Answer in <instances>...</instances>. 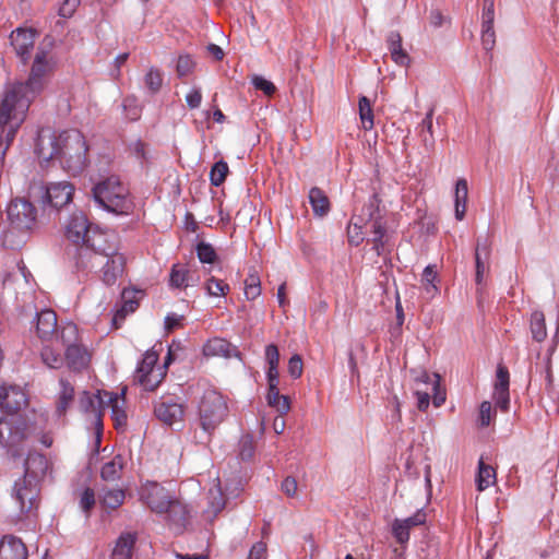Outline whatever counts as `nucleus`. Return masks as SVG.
I'll list each match as a JSON object with an SVG mask.
<instances>
[{"label": "nucleus", "instance_id": "nucleus-1", "mask_svg": "<svg viewBox=\"0 0 559 559\" xmlns=\"http://www.w3.org/2000/svg\"><path fill=\"white\" fill-rule=\"evenodd\" d=\"M56 69L57 58L51 49V44H41L36 49L27 80L7 85L0 102V128H3L5 132L4 146L3 140H0L2 157L17 129L26 119L31 104L46 88Z\"/></svg>", "mask_w": 559, "mask_h": 559}, {"label": "nucleus", "instance_id": "nucleus-2", "mask_svg": "<svg viewBox=\"0 0 559 559\" xmlns=\"http://www.w3.org/2000/svg\"><path fill=\"white\" fill-rule=\"evenodd\" d=\"M35 152L41 165L58 162L71 176H78L88 164L85 136L79 130L55 132L50 129L39 131Z\"/></svg>", "mask_w": 559, "mask_h": 559}, {"label": "nucleus", "instance_id": "nucleus-3", "mask_svg": "<svg viewBox=\"0 0 559 559\" xmlns=\"http://www.w3.org/2000/svg\"><path fill=\"white\" fill-rule=\"evenodd\" d=\"M64 237L79 246L78 265L86 266L85 259L95 250H104L107 237L98 228H93L87 216L82 211L72 212L62 225Z\"/></svg>", "mask_w": 559, "mask_h": 559}, {"label": "nucleus", "instance_id": "nucleus-4", "mask_svg": "<svg viewBox=\"0 0 559 559\" xmlns=\"http://www.w3.org/2000/svg\"><path fill=\"white\" fill-rule=\"evenodd\" d=\"M46 418L43 415H33L32 418H24L20 415H11L0 419V444L8 449L20 445L31 436H39V442L44 447H51L53 440L43 429Z\"/></svg>", "mask_w": 559, "mask_h": 559}, {"label": "nucleus", "instance_id": "nucleus-5", "mask_svg": "<svg viewBox=\"0 0 559 559\" xmlns=\"http://www.w3.org/2000/svg\"><path fill=\"white\" fill-rule=\"evenodd\" d=\"M92 194L102 209L116 215H128L133 211L129 190L117 176L99 180L94 185Z\"/></svg>", "mask_w": 559, "mask_h": 559}, {"label": "nucleus", "instance_id": "nucleus-6", "mask_svg": "<svg viewBox=\"0 0 559 559\" xmlns=\"http://www.w3.org/2000/svg\"><path fill=\"white\" fill-rule=\"evenodd\" d=\"M225 396L215 389L205 390L197 402V423L207 439L228 416Z\"/></svg>", "mask_w": 559, "mask_h": 559}, {"label": "nucleus", "instance_id": "nucleus-7", "mask_svg": "<svg viewBox=\"0 0 559 559\" xmlns=\"http://www.w3.org/2000/svg\"><path fill=\"white\" fill-rule=\"evenodd\" d=\"M7 219L10 227L2 233L3 243L13 248L17 245L13 239L15 234H26L36 225V209L27 200H12L7 207Z\"/></svg>", "mask_w": 559, "mask_h": 559}, {"label": "nucleus", "instance_id": "nucleus-8", "mask_svg": "<svg viewBox=\"0 0 559 559\" xmlns=\"http://www.w3.org/2000/svg\"><path fill=\"white\" fill-rule=\"evenodd\" d=\"M414 376V395L417 399V408L426 411L430 404L432 395V404L440 407L447 399L444 390L440 385V377L438 373H428L426 370L413 371Z\"/></svg>", "mask_w": 559, "mask_h": 559}, {"label": "nucleus", "instance_id": "nucleus-9", "mask_svg": "<svg viewBox=\"0 0 559 559\" xmlns=\"http://www.w3.org/2000/svg\"><path fill=\"white\" fill-rule=\"evenodd\" d=\"M104 261L102 280L107 286H111L122 275L126 260L121 253L117 252L116 247L106 246L105 242L104 250H95L85 259V262H88L85 267H94Z\"/></svg>", "mask_w": 559, "mask_h": 559}, {"label": "nucleus", "instance_id": "nucleus-10", "mask_svg": "<svg viewBox=\"0 0 559 559\" xmlns=\"http://www.w3.org/2000/svg\"><path fill=\"white\" fill-rule=\"evenodd\" d=\"M158 355L154 350H148L144 354L141 364L139 365L135 373V380L148 391H153L158 386L165 377V368L170 360L168 355L164 367H156Z\"/></svg>", "mask_w": 559, "mask_h": 559}, {"label": "nucleus", "instance_id": "nucleus-11", "mask_svg": "<svg viewBox=\"0 0 559 559\" xmlns=\"http://www.w3.org/2000/svg\"><path fill=\"white\" fill-rule=\"evenodd\" d=\"M140 498L157 514H164L177 499L173 492L154 481L143 484Z\"/></svg>", "mask_w": 559, "mask_h": 559}, {"label": "nucleus", "instance_id": "nucleus-12", "mask_svg": "<svg viewBox=\"0 0 559 559\" xmlns=\"http://www.w3.org/2000/svg\"><path fill=\"white\" fill-rule=\"evenodd\" d=\"M105 392L97 391L96 393L83 392L80 399V407L85 413L91 414V423L96 429V444L100 442L102 432V415L105 409Z\"/></svg>", "mask_w": 559, "mask_h": 559}, {"label": "nucleus", "instance_id": "nucleus-13", "mask_svg": "<svg viewBox=\"0 0 559 559\" xmlns=\"http://www.w3.org/2000/svg\"><path fill=\"white\" fill-rule=\"evenodd\" d=\"M74 191V186L69 181L50 182L46 187L44 202L61 209L72 201Z\"/></svg>", "mask_w": 559, "mask_h": 559}, {"label": "nucleus", "instance_id": "nucleus-14", "mask_svg": "<svg viewBox=\"0 0 559 559\" xmlns=\"http://www.w3.org/2000/svg\"><path fill=\"white\" fill-rule=\"evenodd\" d=\"M38 484L25 478L14 484V498L20 506L21 512H28L35 506L38 497Z\"/></svg>", "mask_w": 559, "mask_h": 559}, {"label": "nucleus", "instance_id": "nucleus-15", "mask_svg": "<svg viewBox=\"0 0 559 559\" xmlns=\"http://www.w3.org/2000/svg\"><path fill=\"white\" fill-rule=\"evenodd\" d=\"M192 510L178 498L171 507L164 513L170 528L176 533H181L188 526L191 520Z\"/></svg>", "mask_w": 559, "mask_h": 559}, {"label": "nucleus", "instance_id": "nucleus-16", "mask_svg": "<svg viewBox=\"0 0 559 559\" xmlns=\"http://www.w3.org/2000/svg\"><path fill=\"white\" fill-rule=\"evenodd\" d=\"M36 32L32 28H17L10 36L11 45L23 61L29 58L31 50L34 48Z\"/></svg>", "mask_w": 559, "mask_h": 559}, {"label": "nucleus", "instance_id": "nucleus-17", "mask_svg": "<svg viewBox=\"0 0 559 559\" xmlns=\"http://www.w3.org/2000/svg\"><path fill=\"white\" fill-rule=\"evenodd\" d=\"M50 468L51 464L45 455L37 452L29 453L25 461V473L23 478L38 484L47 475Z\"/></svg>", "mask_w": 559, "mask_h": 559}, {"label": "nucleus", "instance_id": "nucleus-18", "mask_svg": "<svg viewBox=\"0 0 559 559\" xmlns=\"http://www.w3.org/2000/svg\"><path fill=\"white\" fill-rule=\"evenodd\" d=\"M124 393L126 389L120 393L105 392V408L111 409V417L117 428H122L127 424Z\"/></svg>", "mask_w": 559, "mask_h": 559}, {"label": "nucleus", "instance_id": "nucleus-19", "mask_svg": "<svg viewBox=\"0 0 559 559\" xmlns=\"http://www.w3.org/2000/svg\"><path fill=\"white\" fill-rule=\"evenodd\" d=\"M425 522L426 513L420 510L407 519H396L392 524L393 536L400 544H404L409 539V531Z\"/></svg>", "mask_w": 559, "mask_h": 559}, {"label": "nucleus", "instance_id": "nucleus-20", "mask_svg": "<svg viewBox=\"0 0 559 559\" xmlns=\"http://www.w3.org/2000/svg\"><path fill=\"white\" fill-rule=\"evenodd\" d=\"M26 395L19 386L0 389V408L11 413L5 418L14 415L13 413L26 405Z\"/></svg>", "mask_w": 559, "mask_h": 559}, {"label": "nucleus", "instance_id": "nucleus-21", "mask_svg": "<svg viewBox=\"0 0 559 559\" xmlns=\"http://www.w3.org/2000/svg\"><path fill=\"white\" fill-rule=\"evenodd\" d=\"M155 414L160 421L168 426H173L182 421L185 409L180 403L160 401L155 406Z\"/></svg>", "mask_w": 559, "mask_h": 559}, {"label": "nucleus", "instance_id": "nucleus-22", "mask_svg": "<svg viewBox=\"0 0 559 559\" xmlns=\"http://www.w3.org/2000/svg\"><path fill=\"white\" fill-rule=\"evenodd\" d=\"M27 549L24 543L12 535L0 540V559H26Z\"/></svg>", "mask_w": 559, "mask_h": 559}, {"label": "nucleus", "instance_id": "nucleus-23", "mask_svg": "<svg viewBox=\"0 0 559 559\" xmlns=\"http://www.w3.org/2000/svg\"><path fill=\"white\" fill-rule=\"evenodd\" d=\"M493 399L496 405L502 411L509 407V372L506 367L499 366L497 369V381L495 384Z\"/></svg>", "mask_w": 559, "mask_h": 559}, {"label": "nucleus", "instance_id": "nucleus-24", "mask_svg": "<svg viewBox=\"0 0 559 559\" xmlns=\"http://www.w3.org/2000/svg\"><path fill=\"white\" fill-rule=\"evenodd\" d=\"M37 334L43 340L52 341L57 332V316L52 310H43L37 314Z\"/></svg>", "mask_w": 559, "mask_h": 559}, {"label": "nucleus", "instance_id": "nucleus-25", "mask_svg": "<svg viewBox=\"0 0 559 559\" xmlns=\"http://www.w3.org/2000/svg\"><path fill=\"white\" fill-rule=\"evenodd\" d=\"M377 207V198L373 197L367 206L368 216L370 219H373L372 223V233H373V248L378 254H381L384 248V236H385V227L380 218H373V213Z\"/></svg>", "mask_w": 559, "mask_h": 559}, {"label": "nucleus", "instance_id": "nucleus-26", "mask_svg": "<svg viewBox=\"0 0 559 559\" xmlns=\"http://www.w3.org/2000/svg\"><path fill=\"white\" fill-rule=\"evenodd\" d=\"M136 540V535L131 532L122 533L112 549V559H131Z\"/></svg>", "mask_w": 559, "mask_h": 559}, {"label": "nucleus", "instance_id": "nucleus-27", "mask_svg": "<svg viewBox=\"0 0 559 559\" xmlns=\"http://www.w3.org/2000/svg\"><path fill=\"white\" fill-rule=\"evenodd\" d=\"M489 255L490 250L489 247L486 245H477L475 250V266H476V274H475V282L478 286H481L485 284L486 274L489 271Z\"/></svg>", "mask_w": 559, "mask_h": 559}, {"label": "nucleus", "instance_id": "nucleus-28", "mask_svg": "<svg viewBox=\"0 0 559 559\" xmlns=\"http://www.w3.org/2000/svg\"><path fill=\"white\" fill-rule=\"evenodd\" d=\"M78 341V328L75 324L69 322L57 329V332L51 342L60 344L61 347L67 350L69 347L79 346Z\"/></svg>", "mask_w": 559, "mask_h": 559}, {"label": "nucleus", "instance_id": "nucleus-29", "mask_svg": "<svg viewBox=\"0 0 559 559\" xmlns=\"http://www.w3.org/2000/svg\"><path fill=\"white\" fill-rule=\"evenodd\" d=\"M439 276L436 265H427L421 274V289L427 299H432L439 293Z\"/></svg>", "mask_w": 559, "mask_h": 559}, {"label": "nucleus", "instance_id": "nucleus-30", "mask_svg": "<svg viewBox=\"0 0 559 559\" xmlns=\"http://www.w3.org/2000/svg\"><path fill=\"white\" fill-rule=\"evenodd\" d=\"M388 48L392 60L401 67L409 66L411 58L402 48V37L399 33H391L388 37Z\"/></svg>", "mask_w": 559, "mask_h": 559}, {"label": "nucleus", "instance_id": "nucleus-31", "mask_svg": "<svg viewBox=\"0 0 559 559\" xmlns=\"http://www.w3.org/2000/svg\"><path fill=\"white\" fill-rule=\"evenodd\" d=\"M124 498V491L118 488H104L98 496L100 507L107 511L119 508L123 503Z\"/></svg>", "mask_w": 559, "mask_h": 559}, {"label": "nucleus", "instance_id": "nucleus-32", "mask_svg": "<svg viewBox=\"0 0 559 559\" xmlns=\"http://www.w3.org/2000/svg\"><path fill=\"white\" fill-rule=\"evenodd\" d=\"M235 348L224 338L215 337L203 346V354L207 357H231Z\"/></svg>", "mask_w": 559, "mask_h": 559}, {"label": "nucleus", "instance_id": "nucleus-33", "mask_svg": "<svg viewBox=\"0 0 559 559\" xmlns=\"http://www.w3.org/2000/svg\"><path fill=\"white\" fill-rule=\"evenodd\" d=\"M467 195H468L467 181H466V179L461 178L456 181L455 190H454L455 218L457 221H462L465 216Z\"/></svg>", "mask_w": 559, "mask_h": 559}, {"label": "nucleus", "instance_id": "nucleus-34", "mask_svg": "<svg viewBox=\"0 0 559 559\" xmlns=\"http://www.w3.org/2000/svg\"><path fill=\"white\" fill-rule=\"evenodd\" d=\"M209 507L204 511L205 519L212 521L225 507V500L219 485H215L209 491Z\"/></svg>", "mask_w": 559, "mask_h": 559}, {"label": "nucleus", "instance_id": "nucleus-35", "mask_svg": "<svg viewBox=\"0 0 559 559\" xmlns=\"http://www.w3.org/2000/svg\"><path fill=\"white\" fill-rule=\"evenodd\" d=\"M66 358L71 368L81 370L88 366L91 355L85 348L79 345L76 347H69L66 352Z\"/></svg>", "mask_w": 559, "mask_h": 559}, {"label": "nucleus", "instance_id": "nucleus-36", "mask_svg": "<svg viewBox=\"0 0 559 559\" xmlns=\"http://www.w3.org/2000/svg\"><path fill=\"white\" fill-rule=\"evenodd\" d=\"M140 292H133V290H123L122 293V306L120 309L117 310L115 317H114V323H117V321H122L126 316L129 313H132L135 311L139 305V298L138 295Z\"/></svg>", "mask_w": 559, "mask_h": 559}, {"label": "nucleus", "instance_id": "nucleus-37", "mask_svg": "<svg viewBox=\"0 0 559 559\" xmlns=\"http://www.w3.org/2000/svg\"><path fill=\"white\" fill-rule=\"evenodd\" d=\"M123 466L124 459L117 454L103 465L100 476L106 481H115L120 478Z\"/></svg>", "mask_w": 559, "mask_h": 559}, {"label": "nucleus", "instance_id": "nucleus-38", "mask_svg": "<svg viewBox=\"0 0 559 559\" xmlns=\"http://www.w3.org/2000/svg\"><path fill=\"white\" fill-rule=\"evenodd\" d=\"M266 401L271 407L280 413V415H285L290 409V401L288 396L280 394L278 386L269 388Z\"/></svg>", "mask_w": 559, "mask_h": 559}, {"label": "nucleus", "instance_id": "nucleus-39", "mask_svg": "<svg viewBox=\"0 0 559 559\" xmlns=\"http://www.w3.org/2000/svg\"><path fill=\"white\" fill-rule=\"evenodd\" d=\"M309 202L313 213L318 216H324L330 211V202L324 192L319 188H312L309 192Z\"/></svg>", "mask_w": 559, "mask_h": 559}, {"label": "nucleus", "instance_id": "nucleus-40", "mask_svg": "<svg viewBox=\"0 0 559 559\" xmlns=\"http://www.w3.org/2000/svg\"><path fill=\"white\" fill-rule=\"evenodd\" d=\"M496 481V471L484 463L483 457L478 462V473L476 476V485L479 491H484L489 488Z\"/></svg>", "mask_w": 559, "mask_h": 559}, {"label": "nucleus", "instance_id": "nucleus-41", "mask_svg": "<svg viewBox=\"0 0 559 559\" xmlns=\"http://www.w3.org/2000/svg\"><path fill=\"white\" fill-rule=\"evenodd\" d=\"M530 329L533 340L536 342H543L547 337V328L545 322V316L542 311L535 310L531 314Z\"/></svg>", "mask_w": 559, "mask_h": 559}, {"label": "nucleus", "instance_id": "nucleus-42", "mask_svg": "<svg viewBox=\"0 0 559 559\" xmlns=\"http://www.w3.org/2000/svg\"><path fill=\"white\" fill-rule=\"evenodd\" d=\"M358 110H359V119L361 122V128L366 131H369L374 126V116L372 110V105L366 96H361L358 102Z\"/></svg>", "mask_w": 559, "mask_h": 559}, {"label": "nucleus", "instance_id": "nucleus-43", "mask_svg": "<svg viewBox=\"0 0 559 559\" xmlns=\"http://www.w3.org/2000/svg\"><path fill=\"white\" fill-rule=\"evenodd\" d=\"M170 285L176 288H183L187 287L189 284V271L179 265L176 264L171 269L170 273Z\"/></svg>", "mask_w": 559, "mask_h": 559}, {"label": "nucleus", "instance_id": "nucleus-44", "mask_svg": "<svg viewBox=\"0 0 559 559\" xmlns=\"http://www.w3.org/2000/svg\"><path fill=\"white\" fill-rule=\"evenodd\" d=\"M205 290L209 296L223 297L229 292V286L222 280L212 276L205 282Z\"/></svg>", "mask_w": 559, "mask_h": 559}, {"label": "nucleus", "instance_id": "nucleus-45", "mask_svg": "<svg viewBox=\"0 0 559 559\" xmlns=\"http://www.w3.org/2000/svg\"><path fill=\"white\" fill-rule=\"evenodd\" d=\"M362 224V218H358L357 221H352L349 223L347 228L349 243L359 246L364 241Z\"/></svg>", "mask_w": 559, "mask_h": 559}, {"label": "nucleus", "instance_id": "nucleus-46", "mask_svg": "<svg viewBox=\"0 0 559 559\" xmlns=\"http://www.w3.org/2000/svg\"><path fill=\"white\" fill-rule=\"evenodd\" d=\"M227 174L228 165L225 162L219 160L215 163L210 173V180L212 185L216 187L222 185L225 181Z\"/></svg>", "mask_w": 559, "mask_h": 559}, {"label": "nucleus", "instance_id": "nucleus-47", "mask_svg": "<svg viewBox=\"0 0 559 559\" xmlns=\"http://www.w3.org/2000/svg\"><path fill=\"white\" fill-rule=\"evenodd\" d=\"M60 384H61V391H60L57 408H58L59 413H63L73 399L74 390L69 383H67L64 381H61Z\"/></svg>", "mask_w": 559, "mask_h": 559}, {"label": "nucleus", "instance_id": "nucleus-48", "mask_svg": "<svg viewBox=\"0 0 559 559\" xmlns=\"http://www.w3.org/2000/svg\"><path fill=\"white\" fill-rule=\"evenodd\" d=\"M197 254L202 263H214L216 261V252L214 248L207 242H200L197 245Z\"/></svg>", "mask_w": 559, "mask_h": 559}, {"label": "nucleus", "instance_id": "nucleus-49", "mask_svg": "<svg viewBox=\"0 0 559 559\" xmlns=\"http://www.w3.org/2000/svg\"><path fill=\"white\" fill-rule=\"evenodd\" d=\"M43 361L50 368H58L62 364L60 353H56L49 346H45L41 350Z\"/></svg>", "mask_w": 559, "mask_h": 559}, {"label": "nucleus", "instance_id": "nucleus-50", "mask_svg": "<svg viewBox=\"0 0 559 559\" xmlns=\"http://www.w3.org/2000/svg\"><path fill=\"white\" fill-rule=\"evenodd\" d=\"M163 83L162 74L157 70H150L145 75V85L152 92L156 93Z\"/></svg>", "mask_w": 559, "mask_h": 559}, {"label": "nucleus", "instance_id": "nucleus-51", "mask_svg": "<svg viewBox=\"0 0 559 559\" xmlns=\"http://www.w3.org/2000/svg\"><path fill=\"white\" fill-rule=\"evenodd\" d=\"M251 83L257 90L262 91L265 95H272L275 92V85L260 75H253Z\"/></svg>", "mask_w": 559, "mask_h": 559}, {"label": "nucleus", "instance_id": "nucleus-52", "mask_svg": "<svg viewBox=\"0 0 559 559\" xmlns=\"http://www.w3.org/2000/svg\"><path fill=\"white\" fill-rule=\"evenodd\" d=\"M304 370L302 359L299 355H294L288 361V373L294 379L301 377Z\"/></svg>", "mask_w": 559, "mask_h": 559}, {"label": "nucleus", "instance_id": "nucleus-53", "mask_svg": "<svg viewBox=\"0 0 559 559\" xmlns=\"http://www.w3.org/2000/svg\"><path fill=\"white\" fill-rule=\"evenodd\" d=\"M95 493L92 489H85L80 498V507L84 512H88L95 506Z\"/></svg>", "mask_w": 559, "mask_h": 559}, {"label": "nucleus", "instance_id": "nucleus-54", "mask_svg": "<svg viewBox=\"0 0 559 559\" xmlns=\"http://www.w3.org/2000/svg\"><path fill=\"white\" fill-rule=\"evenodd\" d=\"M194 62L189 56H181L177 62V72L180 76L188 75L193 70Z\"/></svg>", "mask_w": 559, "mask_h": 559}, {"label": "nucleus", "instance_id": "nucleus-55", "mask_svg": "<svg viewBox=\"0 0 559 559\" xmlns=\"http://www.w3.org/2000/svg\"><path fill=\"white\" fill-rule=\"evenodd\" d=\"M481 41L484 48L489 50L495 45V32L492 25H483Z\"/></svg>", "mask_w": 559, "mask_h": 559}, {"label": "nucleus", "instance_id": "nucleus-56", "mask_svg": "<svg viewBox=\"0 0 559 559\" xmlns=\"http://www.w3.org/2000/svg\"><path fill=\"white\" fill-rule=\"evenodd\" d=\"M80 4V0H64L59 9V13L63 17H70Z\"/></svg>", "mask_w": 559, "mask_h": 559}, {"label": "nucleus", "instance_id": "nucleus-57", "mask_svg": "<svg viewBox=\"0 0 559 559\" xmlns=\"http://www.w3.org/2000/svg\"><path fill=\"white\" fill-rule=\"evenodd\" d=\"M265 359L269 366H278L280 353L275 345H267L265 348Z\"/></svg>", "mask_w": 559, "mask_h": 559}, {"label": "nucleus", "instance_id": "nucleus-58", "mask_svg": "<svg viewBox=\"0 0 559 559\" xmlns=\"http://www.w3.org/2000/svg\"><path fill=\"white\" fill-rule=\"evenodd\" d=\"M493 0H485L484 11H483V25H492L493 24Z\"/></svg>", "mask_w": 559, "mask_h": 559}, {"label": "nucleus", "instance_id": "nucleus-59", "mask_svg": "<svg viewBox=\"0 0 559 559\" xmlns=\"http://www.w3.org/2000/svg\"><path fill=\"white\" fill-rule=\"evenodd\" d=\"M202 95L200 88H192L186 95V102L190 108H198L201 104Z\"/></svg>", "mask_w": 559, "mask_h": 559}, {"label": "nucleus", "instance_id": "nucleus-60", "mask_svg": "<svg viewBox=\"0 0 559 559\" xmlns=\"http://www.w3.org/2000/svg\"><path fill=\"white\" fill-rule=\"evenodd\" d=\"M249 559H266V545L262 542L254 544L250 550Z\"/></svg>", "mask_w": 559, "mask_h": 559}, {"label": "nucleus", "instance_id": "nucleus-61", "mask_svg": "<svg viewBox=\"0 0 559 559\" xmlns=\"http://www.w3.org/2000/svg\"><path fill=\"white\" fill-rule=\"evenodd\" d=\"M282 490L288 497H295L297 492V481L293 477H286L282 483Z\"/></svg>", "mask_w": 559, "mask_h": 559}, {"label": "nucleus", "instance_id": "nucleus-62", "mask_svg": "<svg viewBox=\"0 0 559 559\" xmlns=\"http://www.w3.org/2000/svg\"><path fill=\"white\" fill-rule=\"evenodd\" d=\"M479 418L481 426H488L491 419V404L483 402L479 409Z\"/></svg>", "mask_w": 559, "mask_h": 559}, {"label": "nucleus", "instance_id": "nucleus-63", "mask_svg": "<svg viewBox=\"0 0 559 559\" xmlns=\"http://www.w3.org/2000/svg\"><path fill=\"white\" fill-rule=\"evenodd\" d=\"M182 319H183L182 316H179V314H176V313L168 314L165 318V328H166V330L167 331H173V330L177 329L178 326L181 325Z\"/></svg>", "mask_w": 559, "mask_h": 559}, {"label": "nucleus", "instance_id": "nucleus-64", "mask_svg": "<svg viewBox=\"0 0 559 559\" xmlns=\"http://www.w3.org/2000/svg\"><path fill=\"white\" fill-rule=\"evenodd\" d=\"M278 366H269V369H267V382H269V388L271 386H278V369H277Z\"/></svg>", "mask_w": 559, "mask_h": 559}]
</instances>
